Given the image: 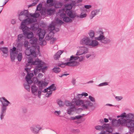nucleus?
I'll return each instance as SVG.
<instances>
[{"mask_svg":"<svg viewBox=\"0 0 134 134\" xmlns=\"http://www.w3.org/2000/svg\"><path fill=\"white\" fill-rule=\"evenodd\" d=\"M55 12V9L52 8L47 9L45 7L42 8L41 11V13L42 15L45 16L48 15H52L54 14Z\"/></svg>","mask_w":134,"mask_h":134,"instance_id":"obj_6","label":"nucleus"},{"mask_svg":"<svg viewBox=\"0 0 134 134\" xmlns=\"http://www.w3.org/2000/svg\"><path fill=\"white\" fill-rule=\"evenodd\" d=\"M37 20L36 19L28 18L23 20L21 22V25L25 26L29 24L35 22Z\"/></svg>","mask_w":134,"mask_h":134,"instance_id":"obj_11","label":"nucleus"},{"mask_svg":"<svg viewBox=\"0 0 134 134\" xmlns=\"http://www.w3.org/2000/svg\"><path fill=\"white\" fill-rule=\"evenodd\" d=\"M63 52V51H59L56 53L55 54L54 56V59L57 60L60 57V55Z\"/></svg>","mask_w":134,"mask_h":134,"instance_id":"obj_30","label":"nucleus"},{"mask_svg":"<svg viewBox=\"0 0 134 134\" xmlns=\"http://www.w3.org/2000/svg\"><path fill=\"white\" fill-rule=\"evenodd\" d=\"M0 50H1L3 53L2 55L5 57H6L8 55V50L7 48L5 47L0 48Z\"/></svg>","mask_w":134,"mask_h":134,"instance_id":"obj_24","label":"nucleus"},{"mask_svg":"<svg viewBox=\"0 0 134 134\" xmlns=\"http://www.w3.org/2000/svg\"><path fill=\"white\" fill-rule=\"evenodd\" d=\"M82 2H81L80 0H78L77 1H72V6L75 7L76 5H77V4H80Z\"/></svg>","mask_w":134,"mask_h":134,"instance_id":"obj_41","label":"nucleus"},{"mask_svg":"<svg viewBox=\"0 0 134 134\" xmlns=\"http://www.w3.org/2000/svg\"><path fill=\"white\" fill-rule=\"evenodd\" d=\"M96 39L93 40H91L90 43L89 44V46L92 47H97L99 44V42Z\"/></svg>","mask_w":134,"mask_h":134,"instance_id":"obj_25","label":"nucleus"},{"mask_svg":"<svg viewBox=\"0 0 134 134\" xmlns=\"http://www.w3.org/2000/svg\"><path fill=\"white\" fill-rule=\"evenodd\" d=\"M100 12V9H97L93 10L90 14L89 17L90 19H92L95 16Z\"/></svg>","mask_w":134,"mask_h":134,"instance_id":"obj_19","label":"nucleus"},{"mask_svg":"<svg viewBox=\"0 0 134 134\" xmlns=\"http://www.w3.org/2000/svg\"><path fill=\"white\" fill-rule=\"evenodd\" d=\"M32 132L35 134L37 133L41 127L39 125H33L30 128Z\"/></svg>","mask_w":134,"mask_h":134,"instance_id":"obj_17","label":"nucleus"},{"mask_svg":"<svg viewBox=\"0 0 134 134\" xmlns=\"http://www.w3.org/2000/svg\"><path fill=\"white\" fill-rule=\"evenodd\" d=\"M63 12V13L69 16L71 18H74L76 16V15L75 14H73L72 13L71 9H66L64 8L62 9H60L57 14H59L62 13L61 12Z\"/></svg>","mask_w":134,"mask_h":134,"instance_id":"obj_9","label":"nucleus"},{"mask_svg":"<svg viewBox=\"0 0 134 134\" xmlns=\"http://www.w3.org/2000/svg\"><path fill=\"white\" fill-rule=\"evenodd\" d=\"M55 20L56 23L58 24H62L63 23V22L58 18H55Z\"/></svg>","mask_w":134,"mask_h":134,"instance_id":"obj_43","label":"nucleus"},{"mask_svg":"<svg viewBox=\"0 0 134 134\" xmlns=\"http://www.w3.org/2000/svg\"><path fill=\"white\" fill-rule=\"evenodd\" d=\"M92 7V6L91 5H85L84 6V7L87 9H89Z\"/></svg>","mask_w":134,"mask_h":134,"instance_id":"obj_63","label":"nucleus"},{"mask_svg":"<svg viewBox=\"0 0 134 134\" xmlns=\"http://www.w3.org/2000/svg\"><path fill=\"white\" fill-rule=\"evenodd\" d=\"M52 94V91L49 90V91L47 93L45 94V96L47 97H48L51 96Z\"/></svg>","mask_w":134,"mask_h":134,"instance_id":"obj_47","label":"nucleus"},{"mask_svg":"<svg viewBox=\"0 0 134 134\" xmlns=\"http://www.w3.org/2000/svg\"><path fill=\"white\" fill-rule=\"evenodd\" d=\"M126 121V120L123 118H121L118 120L113 119L112 121L111 124L113 127H119L121 125L125 124Z\"/></svg>","mask_w":134,"mask_h":134,"instance_id":"obj_8","label":"nucleus"},{"mask_svg":"<svg viewBox=\"0 0 134 134\" xmlns=\"http://www.w3.org/2000/svg\"><path fill=\"white\" fill-rule=\"evenodd\" d=\"M89 98L90 99L91 101L92 102H95V99L93 97H92L91 96H89Z\"/></svg>","mask_w":134,"mask_h":134,"instance_id":"obj_55","label":"nucleus"},{"mask_svg":"<svg viewBox=\"0 0 134 134\" xmlns=\"http://www.w3.org/2000/svg\"><path fill=\"white\" fill-rule=\"evenodd\" d=\"M42 4L41 3H40L37 6L36 8V11L40 10L42 8Z\"/></svg>","mask_w":134,"mask_h":134,"instance_id":"obj_51","label":"nucleus"},{"mask_svg":"<svg viewBox=\"0 0 134 134\" xmlns=\"http://www.w3.org/2000/svg\"><path fill=\"white\" fill-rule=\"evenodd\" d=\"M111 41V39L109 38L106 37L105 36L102 39V40L100 41V42L103 43L105 44H107L110 43Z\"/></svg>","mask_w":134,"mask_h":134,"instance_id":"obj_26","label":"nucleus"},{"mask_svg":"<svg viewBox=\"0 0 134 134\" xmlns=\"http://www.w3.org/2000/svg\"><path fill=\"white\" fill-rule=\"evenodd\" d=\"M54 36V34L52 32H50L47 35H46L45 37V39L49 41Z\"/></svg>","mask_w":134,"mask_h":134,"instance_id":"obj_32","label":"nucleus"},{"mask_svg":"<svg viewBox=\"0 0 134 134\" xmlns=\"http://www.w3.org/2000/svg\"><path fill=\"white\" fill-rule=\"evenodd\" d=\"M52 70L53 72L56 73H58L61 71V70L59 68L54 67L53 68Z\"/></svg>","mask_w":134,"mask_h":134,"instance_id":"obj_38","label":"nucleus"},{"mask_svg":"<svg viewBox=\"0 0 134 134\" xmlns=\"http://www.w3.org/2000/svg\"><path fill=\"white\" fill-rule=\"evenodd\" d=\"M106 130L102 131L101 132L102 134H109L112 132L111 128L109 126V128L108 129H106Z\"/></svg>","mask_w":134,"mask_h":134,"instance_id":"obj_31","label":"nucleus"},{"mask_svg":"<svg viewBox=\"0 0 134 134\" xmlns=\"http://www.w3.org/2000/svg\"><path fill=\"white\" fill-rule=\"evenodd\" d=\"M24 86L26 90H29L30 89V86L29 85L24 84Z\"/></svg>","mask_w":134,"mask_h":134,"instance_id":"obj_60","label":"nucleus"},{"mask_svg":"<svg viewBox=\"0 0 134 134\" xmlns=\"http://www.w3.org/2000/svg\"><path fill=\"white\" fill-rule=\"evenodd\" d=\"M17 55L16 58L18 61L19 62L21 61L23 58L22 53H19V54L18 53Z\"/></svg>","mask_w":134,"mask_h":134,"instance_id":"obj_36","label":"nucleus"},{"mask_svg":"<svg viewBox=\"0 0 134 134\" xmlns=\"http://www.w3.org/2000/svg\"><path fill=\"white\" fill-rule=\"evenodd\" d=\"M42 93V92L41 91H39L38 92L37 94V95L38 96V97L40 98L41 97V94Z\"/></svg>","mask_w":134,"mask_h":134,"instance_id":"obj_64","label":"nucleus"},{"mask_svg":"<svg viewBox=\"0 0 134 134\" xmlns=\"http://www.w3.org/2000/svg\"><path fill=\"white\" fill-rule=\"evenodd\" d=\"M29 43V42L28 41H25L24 42V47L26 48H28V45Z\"/></svg>","mask_w":134,"mask_h":134,"instance_id":"obj_57","label":"nucleus"},{"mask_svg":"<svg viewBox=\"0 0 134 134\" xmlns=\"http://www.w3.org/2000/svg\"><path fill=\"white\" fill-rule=\"evenodd\" d=\"M87 16V15L86 13H81L79 16H77L80 18H82L86 17Z\"/></svg>","mask_w":134,"mask_h":134,"instance_id":"obj_45","label":"nucleus"},{"mask_svg":"<svg viewBox=\"0 0 134 134\" xmlns=\"http://www.w3.org/2000/svg\"><path fill=\"white\" fill-rule=\"evenodd\" d=\"M37 34L39 37L40 40L42 39L44 37L45 34V30L39 29L37 31Z\"/></svg>","mask_w":134,"mask_h":134,"instance_id":"obj_21","label":"nucleus"},{"mask_svg":"<svg viewBox=\"0 0 134 134\" xmlns=\"http://www.w3.org/2000/svg\"><path fill=\"white\" fill-rule=\"evenodd\" d=\"M72 101L76 105L78 106H81L84 109H87L89 107H92L93 106V104L88 100H84L74 98Z\"/></svg>","mask_w":134,"mask_h":134,"instance_id":"obj_2","label":"nucleus"},{"mask_svg":"<svg viewBox=\"0 0 134 134\" xmlns=\"http://www.w3.org/2000/svg\"><path fill=\"white\" fill-rule=\"evenodd\" d=\"M31 68H26L25 69V70L27 73V75L26 76L25 79L27 83L29 84H31L32 82V81L31 80L32 77L33 76L34 74L33 72H30Z\"/></svg>","mask_w":134,"mask_h":134,"instance_id":"obj_10","label":"nucleus"},{"mask_svg":"<svg viewBox=\"0 0 134 134\" xmlns=\"http://www.w3.org/2000/svg\"><path fill=\"white\" fill-rule=\"evenodd\" d=\"M37 39L35 37H33L30 40V42L32 44H36L37 43Z\"/></svg>","mask_w":134,"mask_h":134,"instance_id":"obj_35","label":"nucleus"},{"mask_svg":"<svg viewBox=\"0 0 134 134\" xmlns=\"http://www.w3.org/2000/svg\"><path fill=\"white\" fill-rule=\"evenodd\" d=\"M57 103L58 104L60 107L63 106L64 105V102L60 100H58L57 101Z\"/></svg>","mask_w":134,"mask_h":134,"instance_id":"obj_48","label":"nucleus"},{"mask_svg":"<svg viewBox=\"0 0 134 134\" xmlns=\"http://www.w3.org/2000/svg\"><path fill=\"white\" fill-rule=\"evenodd\" d=\"M41 44L42 45H45L47 44V42L46 41L43 40L41 41L40 42Z\"/></svg>","mask_w":134,"mask_h":134,"instance_id":"obj_62","label":"nucleus"},{"mask_svg":"<svg viewBox=\"0 0 134 134\" xmlns=\"http://www.w3.org/2000/svg\"><path fill=\"white\" fill-rule=\"evenodd\" d=\"M126 113H124L121 114L120 116L121 117V118L124 119V118H126Z\"/></svg>","mask_w":134,"mask_h":134,"instance_id":"obj_61","label":"nucleus"},{"mask_svg":"<svg viewBox=\"0 0 134 134\" xmlns=\"http://www.w3.org/2000/svg\"><path fill=\"white\" fill-rule=\"evenodd\" d=\"M55 29V26L52 25H49V27L48 28V30H49L50 32H52V31L54 30Z\"/></svg>","mask_w":134,"mask_h":134,"instance_id":"obj_46","label":"nucleus"},{"mask_svg":"<svg viewBox=\"0 0 134 134\" xmlns=\"http://www.w3.org/2000/svg\"><path fill=\"white\" fill-rule=\"evenodd\" d=\"M109 128V124H103L102 126L97 125L95 126V128L97 130L100 131L105 129H108Z\"/></svg>","mask_w":134,"mask_h":134,"instance_id":"obj_20","label":"nucleus"},{"mask_svg":"<svg viewBox=\"0 0 134 134\" xmlns=\"http://www.w3.org/2000/svg\"><path fill=\"white\" fill-rule=\"evenodd\" d=\"M0 101L1 103L0 118L2 120L5 114L7 107L11 103L4 97L0 98Z\"/></svg>","mask_w":134,"mask_h":134,"instance_id":"obj_3","label":"nucleus"},{"mask_svg":"<svg viewBox=\"0 0 134 134\" xmlns=\"http://www.w3.org/2000/svg\"><path fill=\"white\" fill-rule=\"evenodd\" d=\"M47 67L46 66H43L42 68H40V69H41L42 71L43 72H44L47 69Z\"/></svg>","mask_w":134,"mask_h":134,"instance_id":"obj_58","label":"nucleus"},{"mask_svg":"<svg viewBox=\"0 0 134 134\" xmlns=\"http://www.w3.org/2000/svg\"><path fill=\"white\" fill-rule=\"evenodd\" d=\"M82 97L81 94H77L76 96L74 98H76L77 99H79L81 98Z\"/></svg>","mask_w":134,"mask_h":134,"instance_id":"obj_59","label":"nucleus"},{"mask_svg":"<svg viewBox=\"0 0 134 134\" xmlns=\"http://www.w3.org/2000/svg\"><path fill=\"white\" fill-rule=\"evenodd\" d=\"M83 59L82 56L79 57L78 56H74V55H72L69 59V62L65 63L61 62V63H58V65L62 68L66 66H76L78 65L79 64L78 62L76 61L77 60L79 61H81Z\"/></svg>","mask_w":134,"mask_h":134,"instance_id":"obj_1","label":"nucleus"},{"mask_svg":"<svg viewBox=\"0 0 134 134\" xmlns=\"http://www.w3.org/2000/svg\"><path fill=\"white\" fill-rule=\"evenodd\" d=\"M115 98L116 100L118 101L121 100L123 98L121 96H116Z\"/></svg>","mask_w":134,"mask_h":134,"instance_id":"obj_53","label":"nucleus"},{"mask_svg":"<svg viewBox=\"0 0 134 134\" xmlns=\"http://www.w3.org/2000/svg\"><path fill=\"white\" fill-rule=\"evenodd\" d=\"M126 119L129 120L128 121H133L132 119H134V115L131 113H129L126 115Z\"/></svg>","mask_w":134,"mask_h":134,"instance_id":"obj_28","label":"nucleus"},{"mask_svg":"<svg viewBox=\"0 0 134 134\" xmlns=\"http://www.w3.org/2000/svg\"><path fill=\"white\" fill-rule=\"evenodd\" d=\"M62 5V3L60 2H56L54 5V7L56 8H61Z\"/></svg>","mask_w":134,"mask_h":134,"instance_id":"obj_40","label":"nucleus"},{"mask_svg":"<svg viewBox=\"0 0 134 134\" xmlns=\"http://www.w3.org/2000/svg\"><path fill=\"white\" fill-rule=\"evenodd\" d=\"M24 35L28 39L32 38L34 36V35L33 33L31 31H30L27 34L25 35Z\"/></svg>","mask_w":134,"mask_h":134,"instance_id":"obj_34","label":"nucleus"},{"mask_svg":"<svg viewBox=\"0 0 134 134\" xmlns=\"http://www.w3.org/2000/svg\"><path fill=\"white\" fill-rule=\"evenodd\" d=\"M34 65H36L35 68L34 70V74L36 75L37 74L39 73L41 70L40 69L43 65V62L41 61L38 59H36L34 62L32 63Z\"/></svg>","mask_w":134,"mask_h":134,"instance_id":"obj_5","label":"nucleus"},{"mask_svg":"<svg viewBox=\"0 0 134 134\" xmlns=\"http://www.w3.org/2000/svg\"><path fill=\"white\" fill-rule=\"evenodd\" d=\"M31 89L32 93L35 96H37V91L38 90V88L34 85L32 86Z\"/></svg>","mask_w":134,"mask_h":134,"instance_id":"obj_29","label":"nucleus"},{"mask_svg":"<svg viewBox=\"0 0 134 134\" xmlns=\"http://www.w3.org/2000/svg\"><path fill=\"white\" fill-rule=\"evenodd\" d=\"M40 14L39 13L36 12L31 15L29 14L27 10H25L22 11L19 15V19L20 21L23 20L29 16H31L34 18H36L39 16Z\"/></svg>","mask_w":134,"mask_h":134,"instance_id":"obj_4","label":"nucleus"},{"mask_svg":"<svg viewBox=\"0 0 134 134\" xmlns=\"http://www.w3.org/2000/svg\"><path fill=\"white\" fill-rule=\"evenodd\" d=\"M65 105L67 106H70L71 107L72 105H72V103L68 101H65Z\"/></svg>","mask_w":134,"mask_h":134,"instance_id":"obj_49","label":"nucleus"},{"mask_svg":"<svg viewBox=\"0 0 134 134\" xmlns=\"http://www.w3.org/2000/svg\"><path fill=\"white\" fill-rule=\"evenodd\" d=\"M98 37L94 38V39L98 41H100L105 36L104 35V32L101 30L98 31L97 32L96 35Z\"/></svg>","mask_w":134,"mask_h":134,"instance_id":"obj_18","label":"nucleus"},{"mask_svg":"<svg viewBox=\"0 0 134 134\" xmlns=\"http://www.w3.org/2000/svg\"><path fill=\"white\" fill-rule=\"evenodd\" d=\"M36 47L34 46H31L30 47L26 48L25 53V54L27 56H30L31 55H32L33 58L36 57L35 51Z\"/></svg>","mask_w":134,"mask_h":134,"instance_id":"obj_7","label":"nucleus"},{"mask_svg":"<svg viewBox=\"0 0 134 134\" xmlns=\"http://www.w3.org/2000/svg\"><path fill=\"white\" fill-rule=\"evenodd\" d=\"M61 12L62 13L61 14H57V15L59 16L60 18L61 19H63V20L66 22H71L72 21V20L69 17L66 16V14H65L63 13V12Z\"/></svg>","mask_w":134,"mask_h":134,"instance_id":"obj_12","label":"nucleus"},{"mask_svg":"<svg viewBox=\"0 0 134 134\" xmlns=\"http://www.w3.org/2000/svg\"><path fill=\"white\" fill-rule=\"evenodd\" d=\"M90 41H91V40L89 37H85L80 41V43L81 44L83 45L89 46Z\"/></svg>","mask_w":134,"mask_h":134,"instance_id":"obj_14","label":"nucleus"},{"mask_svg":"<svg viewBox=\"0 0 134 134\" xmlns=\"http://www.w3.org/2000/svg\"><path fill=\"white\" fill-rule=\"evenodd\" d=\"M108 85V83L106 82H103L99 84L98 85V86H106Z\"/></svg>","mask_w":134,"mask_h":134,"instance_id":"obj_54","label":"nucleus"},{"mask_svg":"<svg viewBox=\"0 0 134 134\" xmlns=\"http://www.w3.org/2000/svg\"><path fill=\"white\" fill-rule=\"evenodd\" d=\"M39 0H34V2L32 3L31 4L29 5V7H30L31 6L35 5L38 1Z\"/></svg>","mask_w":134,"mask_h":134,"instance_id":"obj_50","label":"nucleus"},{"mask_svg":"<svg viewBox=\"0 0 134 134\" xmlns=\"http://www.w3.org/2000/svg\"><path fill=\"white\" fill-rule=\"evenodd\" d=\"M20 28L22 30L23 32V34L24 35H26L30 31V28L25 26L21 25L20 26Z\"/></svg>","mask_w":134,"mask_h":134,"instance_id":"obj_22","label":"nucleus"},{"mask_svg":"<svg viewBox=\"0 0 134 134\" xmlns=\"http://www.w3.org/2000/svg\"><path fill=\"white\" fill-rule=\"evenodd\" d=\"M127 126L129 128V132L131 133L134 132V121H126Z\"/></svg>","mask_w":134,"mask_h":134,"instance_id":"obj_13","label":"nucleus"},{"mask_svg":"<svg viewBox=\"0 0 134 134\" xmlns=\"http://www.w3.org/2000/svg\"><path fill=\"white\" fill-rule=\"evenodd\" d=\"M76 108H75V105H73L69 107L68 109L67 110V113L69 115H71V113L75 111V110Z\"/></svg>","mask_w":134,"mask_h":134,"instance_id":"obj_27","label":"nucleus"},{"mask_svg":"<svg viewBox=\"0 0 134 134\" xmlns=\"http://www.w3.org/2000/svg\"><path fill=\"white\" fill-rule=\"evenodd\" d=\"M24 35L23 34H21L18 36L17 40H16V42L18 43V46L20 44L19 42L23 41L25 39Z\"/></svg>","mask_w":134,"mask_h":134,"instance_id":"obj_23","label":"nucleus"},{"mask_svg":"<svg viewBox=\"0 0 134 134\" xmlns=\"http://www.w3.org/2000/svg\"><path fill=\"white\" fill-rule=\"evenodd\" d=\"M88 51V48L84 46L80 47V50L76 53L77 55H80L87 53Z\"/></svg>","mask_w":134,"mask_h":134,"instance_id":"obj_16","label":"nucleus"},{"mask_svg":"<svg viewBox=\"0 0 134 134\" xmlns=\"http://www.w3.org/2000/svg\"><path fill=\"white\" fill-rule=\"evenodd\" d=\"M38 84L40 87H42L43 85V81H38Z\"/></svg>","mask_w":134,"mask_h":134,"instance_id":"obj_52","label":"nucleus"},{"mask_svg":"<svg viewBox=\"0 0 134 134\" xmlns=\"http://www.w3.org/2000/svg\"><path fill=\"white\" fill-rule=\"evenodd\" d=\"M54 113L56 116H58L61 113V111H55L54 112Z\"/></svg>","mask_w":134,"mask_h":134,"instance_id":"obj_56","label":"nucleus"},{"mask_svg":"<svg viewBox=\"0 0 134 134\" xmlns=\"http://www.w3.org/2000/svg\"><path fill=\"white\" fill-rule=\"evenodd\" d=\"M31 57H30L28 59V60L27 63L26 64L27 66H28L29 65H30V64L31 65H33L32 63H33L34 61H33Z\"/></svg>","mask_w":134,"mask_h":134,"instance_id":"obj_37","label":"nucleus"},{"mask_svg":"<svg viewBox=\"0 0 134 134\" xmlns=\"http://www.w3.org/2000/svg\"><path fill=\"white\" fill-rule=\"evenodd\" d=\"M54 85H55L54 84H53L48 87L49 90H51L52 91L55 90L56 89V87Z\"/></svg>","mask_w":134,"mask_h":134,"instance_id":"obj_42","label":"nucleus"},{"mask_svg":"<svg viewBox=\"0 0 134 134\" xmlns=\"http://www.w3.org/2000/svg\"><path fill=\"white\" fill-rule=\"evenodd\" d=\"M72 4L71 3V4H67L65 5V9H71Z\"/></svg>","mask_w":134,"mask_h":134,"instance_id":"obj_39","label":"nucleus"},{"mask_svg":"<svg viewBox=\"0 0 134 134\" xmlns=\"http://www.w3.org/2000/svg\"><path fill=\"white\" fill-rule=\"evenodd\" d=\"M16 48L14 47L12 49L10 50V56L12 61L15 59V56H16L18 54V52L16 51Z\"/></svg>","mask_w":134,"mask_h":134,"instance_id":"obj_15","label":"nucleus"},{"mask_svg":"<svg viewBox=\"0 0 134 134\" xmlns=\"http://www.w3.org/2000/svg\"><path fill=\"white\" fill-rule=\"evenodd\" d=\"M88 34L91 38L93 39L94 38L95 36V32L92 30H90L88 32Z\"/></svg>","mask_w":134,"mask_h":134,"instance_id":"obj_33","label":"nucleus"},{"mask_svg":"<svg viewBox=\"0 0 134 134\" xmlns=\"http://www.w3.org/2000/svg\"><path fill=\"white\" fill-rule=\"evenodd\" d=\"M53 0H47L46 3L47 4L49 3V6L51 7L54 5V3H53Z\"/></svg>","mask_w":134,"mask_h":134,"instance_id":"obj_44","label":"nucleus"}]
</instances>
